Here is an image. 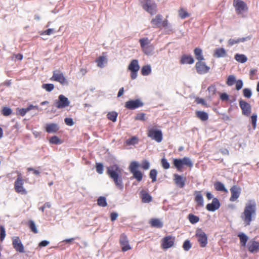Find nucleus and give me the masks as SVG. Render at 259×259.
<instances>
[{"label": "nucleus", "instance_id": "nucleus-1", "mask_svg": "<svg viewBox=\"0 0 259 259\" xmlns=\"http://www.w3.org/2000/svg\"><path fill=\"white\" fill-rule=\"evenodd\" d=\"M256 204L254 200H249L245 206L241 218L243 221L245 226L250 225L253 218L256 215Z\"/></svg>", "mask_w": 259, "mask_h": 259}, {"label": "nucleus", "instance_id": "nucleus-2", "mask_svg": "<svg viewBox=\"0 0 259 259\" xmlns=\"http://www.w3.org/2000/svg\"><path fill=\"white\" fill-rule=\"evenodd\" d=\"M107 174L112 179L115 185L122 188L121 179V169L117 164L111 165L107 168Z\"/></svg>", "mask_w": 259, "mask_h": 259}, {"label": "nucleus", "instance_id": "nucleus-3", "mask_svg": "<svg viewBox=\"0 0 259 259\" xmlns=\"http://www.w3.org/2000/svg\"><path fill=\"white\" fill-rule=\"evenodd\" d=\"M16 172L17 174V177L14 182V190L17 193L26 195L27 194V191L23 186L24 180L22 175L19 171H16Z\"/></svg>", "mask_w": 259, "mask_h": 259}, {"label": "nucleus", "instance_id": "nucleus-4", "mask_svg": "<svg viewBox=\"0 0 259 259\" xmlns=\"http://www.w3.org/2000/svg\"><path fill=\"white\" fill-rule=\"evenodd\" d=\"M143 9L151 15L155 14L157 12V5L152 0H140Z\"/></svg>", "mask_w": 259, "mask_h": 259}, {"label": "nucleus", "instance_id": "nucleus-5", "mask_svg": "<svg viewBox=\"0 0 259 259\" xmlns=\"http://www.w3.org/2000/svg\"><path fill=\"white\" fill-rule=\"evenodd\" d=\"M173 164L180 171L183 168L184 165L190 168H191L193 165V163L190 158L187 157H184L182 159H174Z\"/></svg>", "mask_w": 259, "mask_h": 259}, {"label": "nucleus", "instance_id": "nucleus-6", "mask_svg": "<svg viewBox=\"0 0 259 259\" xmlns=\"http://www.w3.org/2000/svg\"><path fill=\"white\" fill-rule=\"evenodd\" d=\"M176 237L171 235L165 236L160 240V247L163 250H167L175 246Z\"/></svg>", "mask_w": 259, "mask_h": 259}, {"label": "nucleus", "instance_id": "nucleus-7", "mask_svg": "<svg viewBox=\"0 0 259 259\" xmlns=\"http://www.w3.org/2000/svg\"><path fill=\"white\" fill-rule=\"evenodd\" d=\"M151 24L153 28L161 29L162 27L166 28L168 25V22L166 19L162 20V16L158 14L151 20Z\"/></svg>", "mask_w": 259, "mask_h": 259}, {"label": "nucleus", "instance_id": "nucleus-8", "mask_svg": "<svg viewBox=\"0 0 259 259\" xmlns=\"http://www.w3.org/2000/svg\"><path fill=\"white\" fill-rule=\"evenodd\" d=\"M139 166L138 162L134 161L131 162L128 169L133 175V178L136 179L138 182H141L143 179V174L142 172L138 170Z\"/></svg>", "mask_w": 259, "mask_h": 259}, {"label": "nucleus", "instance_id": "nucleus-9", "mask_svg": "<svg viewBox=\"0 0 259 259\" xmlns=\"http://www.w3.org/2000/svg\"><path fill=\"white\" fill-rule=\"evenodd\" d=\"M141 47L143 52L146 55H149L153 50L152 45H150V40L147 37L141 38L139 40Z\"/></svg>", "mask_w": 259, "mask_h": 259}, {"label": "nucleus", "instance_id": "nucleus-10", "mask_svg": "<svg viewBox=\"0 0 259 259\" xmlns=\"http://www.w3.org/2000/svg\"><path fill=\"white\" fill-rule=\"evenodd\" d=\"M147 136L158 143L161 142L163 139L162 132L154 128L149 129L147 132Z\"/></svg>", "mask_w": 259, "mask_h": 259}, {"label": "nucleus", "instance_id": "nucleus-11", "mask_svg": "<svg viewBox=\"0 0 259 259\" xmlns=\"http://www.w3.org/2000/svg\"><path fill=\"white\" fill-rule=\"evenodd\" d=\"M196 237L201 247H204L207 244V237L204 232L201 229L197 230Z\"/></svg>", "mask_w": 259, "mask_h": 259}, {"label": "nucleus", "instance_id": "nucleus-12", "mask_svg": "<svg viewBox=\"0 0 259 259\" xmlns=\"http://www.w3.org/2000/svg\"><path fill=\"white\" fill-rule=\"evenodd\" d=\"M140 69V66L137 60H133L128 66V69L131 71V77L132 79H135L137 77V72Z\"/></svg>", "mask_w": 259, "mask_h": 259}, {"label": "nucleus", "instance_id": "nucleus-13", "mask_svg": "<svg viewBox=\"0 0 259 259\" xmlns=\"http://www.w3.org/2000/svg\"><path fill=\"white\" fill-rule=\"evenodd\" d=\"M233 6L238 14H240L243 12H246L248 10L247 5L242 0H234Z\"/></svg>", "mask_w": 259, "mask_h": 259}, {"label": "nucleus", "instance_id": "nucleus-14", "mask_svg": "<svg viewBox=\"0 0 259 259\" xmlns=\"http://www.w3.org/2000/svg\"><path fill=\"white\" fill-rule=\"evenodd\" d=\"M55 106L58 109H62L68 106L70 101L68 99L63 95L59 96L58 100L55 101Z\"/></svg>", "mask_w": 259, "mask_h": 259}, {"label": "nucleus", "instance_id": "nucleus-15", "mask_svg": "<svg viewBox=\"0 0 259 259\" xmlns=\"http://www.w3.org/2000/svg\"><path fill=\"white\" fill-rule=\"evenodd\" d=\"M119 243L122 251L125 252L132 249L127 236L122 233L120 236Z\"/></svg>", "mask_w": 259, "mask_h": 259}, {"label": "nucleus", "instance_id": "nucleus-16", "mask_svg": "<svg viewBox=\"0 0 259 259\" xmlns=\"http://www.w3.org/2000/svg\"><path fill=\"white\" fill-rule=\"evenodd\" d=\"M143 105V103L140 99L131 100L125 103V107L130 110H134Z\"/></svg>", "mask_w": 259, "mask_h": 259}, {"label": "nucleus", "instance_id": "nucleus-17", "mask_svg": "<svg viewBox=\"0 0 259 259\" xmlns=\"http://www.w3.org/2000/svg\"><path fill=\"white\" fill-rule=\"evenodd\" d=\"M12 245L13 248L18 252H24V246L20 239L18 236H15L12 238Z\"/></svg>", "mask_w": 259, "mask_h": 259}, {"label": "nucleus", "instance_id": "nucleus-18", "mask_svg": "<svg viewBox=\"0 0 259 259\" xmlns=\"http://www.w3.org/2000/svg\"><path fill=\"white\" fill-rule=\"evenodd\" d=\"M195 68L197 72L199 74H205L207 73L210 69V67L207 66L202 61L196 62Z\"/></svg>", "mask_w": 259, "mask_h": 259}, {"label": "nucleus", "instance_id": "nucleus-19", "mask_svg": "<svg viewBox=\"0 0 259 259\" xmlns=\"http://www.w3.org/2000/svg\"><path fill=\"white\" fill-rule=\"evenodd\" d=\"M50 79L53 81H58L62 84L67 83V80L63 74L58 70L53 71V75Z\"/></svg>", "mask_w": 259, "mask_h": 259}, {"label": "nucleus", "instance_id": "nucleus-20", "mask_svg": "<svg viewBox=\"0 0 259 259\" xmlns=\"http://www.w3.org/2000/svg\"><path fill=\"white\" fill-rule=\"evenodd\" d=\"M239 104L240 108L242 110V114L246 116H248L251 113V106L250 105L243 100H240Z\"/></svg>", "mask_w": 259, "mask_h": 259}, {"label": "nucleus", "instance_id": "nucleus-21", "mask_svg": "<svg viewBox=\"0 0 259 259\" xmlns=\"http://www.w3.org/2000/svg\"><path fill=\"white\" fill-rule=\"evenodd\" d=\"M231 196L230 198V201H235L239 197L241 193V189L240 187L234 185L230 189Z\"/></svg>", "mask_w": 259, "mask_h": 259}, {"label": "nucleus", "instance_id": "nucleus-22", "mask_svg": "<svg viewBox=\"0 0 259 259\" xmlns=\"http://www.w3.org/2000/svg\"><path fill=\"white\" fill-rule=\"evenodd\" d=\"M220 203L217 198H213L212 202L206 205V208L208 211H214L220 207Z\"/></svg>", "mask_w": 259, "mask_h": 259}, {"label": "nucleus", "instance_id": "nucleus-23", "mask_svg": "<svg viewBox=\"0 0 259 259\" xmlns=\"http://www.w3.org/2000/svg\"><path fill=\"white\" fill-rule=\"evenodd\" d=\"M194 201L197 207H202L204 205V200L201 191H195L194 192Z\"/></svg>", "mask_w": 259, "mask_h": 259}, {"label": "nucleus", "instance_id": "nucleus-24", "mask_svg": "<svg viewBox=\"0 0 259 259\" xmlns=\"http://www.w3.org/2000/svg\"><path fill=\"white\" fill-rule=\"evenodd\" d=\"M174 177V180L176 185L181 188H183L185 185L186 178L178 174H175Z\"/></svg>", "mask_w": 259, "mask_h": 259}, {"label": "nucleus", "instance_id": "nucleus-25", "mask_svg": "<svg viewBox=\"0 0 259 259\" xmlns=\"http://www.w3.org/2000/svg\"><path fill=\"white\" fill-rule=\"evenodd\" d=\"M248 251L251 253L257 252L259 251V242L250 240L247 244Z\"/></svg>", "mask_w": 259, "mask_h": 259}, {"label": "nucleus", "instance_id": "nucleus-26", "mask_svg": "<svg viewBox=\"0 0 259 259\" xmlns=\"http://www.w3.org/2000/svg\"><path fill=\"white\" fill-rule=\"evenodd\" d=\"M140 197L143 203H149L152 200L151 196L144 190L141 191Z\"/></svg>", "mask_w": 259, "mask_h": 259}, {"label": "nucleus", "instance_id": "nucleus-27", "mask_svg": "<svg viewBox=\"0 0 259 259\" xmlns=\"http://www.w3.org/2000/svg\"><path fill=\"white\" fill-rule=\"evenodd\" d=\"M34 109L38 110V107L30 105L26 108L18 109L17 112L21 116H24L28 111Z\"/></svg>", "mask_w": 259, "mask_h": 259}, {"label": "nucleus", "instance_id": "nucleus-28", "mask_svg": "<svg viewBox=\"0 0 259 259\" xmlns=\"http://www.w3.org/2000/svg\"><path fill=\"white\" fill-rule=\"evenodd\" d=\"M194 60L191 55H183L180 60V63L192 64L194 63Z\"/></svg>", "mask_w": 259, "mask_h": 259}, {"label": "nucleus", "instance_id": "nucleus-29", "mask_svg": "<svg viewBox=\"0 0 259 259\" xmlns=\"http://www.w3.org/2000/svg\"><path fill=\"white\" fill-rule=\"evenodd\" d=\"M59 130V126L57 123H49L46 126V131L48 133H56Z\"/></svg>", "mask_w": 259, "mask_h": 259}, {"label": "nucleus", "instance_id": "nucleus-30", "mask_svg": "<svg viewBox=\"0 0 259 259\" xmlns=\"http://www.w3.org/2000/svg\"><path fill=\"white\" fill-rule=\"evenodd\" d=\"M149 223L152 227L161 228L163 227L162 222L158 219H152L150 220Z\"/></svg>", "mask_w": 259, "mask_h": 259}, {"label": "nucleus", "instance_id": "nucleus-31", "mask_svg": "<svg viewBox=\"0 0 259 259\" xmlns=\"http://www.w3.org/2000/svg\"><path fill=\"white\" fill-rule=\"evenodd\" d=\"M213 55L217 58L224 57L226 56V52L224 48H218L214 50Z\"/></svg>", "mask_w": 259, "mask_h": 259}, {"label": "nucleus", "instance_id": "nucleus-32", "mask_svg": "<svg viewBox=\"0 0 259 259\" xmlns=\"http://www.w3.org/2000/svg\"><path fill=\"white\" fill-rule=\"evenodd\" d=\"M195 113L197 117L202 121H206L208 119V114L204 111H196Z\"/></svg>", "mask_w": 259, "mask_h": 259}, {"label": "nucleus", "instance_id": "nucleus-33", "mask_svg": "<svg viewBox=\"0 0 259 259\" xmlns=\"http://www.w3.org/2000/svg\"><path fill=\"white\" fill-rule=\"evenodd\" d=\"M247 40L246 37L239 38L238 39H229L228 41V46L231 47L236 44H238L240 42H244Z\"/></svg>", "mask_w": 259, "mask_h": 259}, {"label": "nucleus", "instance_id": "nucleus-34", "mask_svg": "<svg viewBox=\"0 0 259 259\" xmlns=\"http://www.w3.org/2000/svg\"><path fill=\"white\" fill-rule=\"evenodd\" d=\"M194 52L196 59L199 61H203L204 59L202 55V51L201 49L196 48L194 49Z\"/></svg>", "mask_w": 259, "mask_h": 259}, {"label": "nucleus", "instance_id": "nucleus-35", "mask_svg": "<svg viewBox=\"0 0 259 259\" xmlns=\"http://www.w3.org/2000/svg\"><path fill=\"white\" fill-rule=\"evenodd\" d=\"M215 189L218 191L227 192L228 191L225 187L224 184L220 182H217L214 184Z\"/></svg>", "mask_w": 259, "mask_h": 259}, {"label": "nucleus", "instance_id": "nucleus-36", "mask_svg": "<svg viewBox=\"0 0 259 259\" xmlns=\"http://www.w3.org/2000/svg\"><path fill=\"white\" fill-rule=\"evenodd\" d=\"M235 59L238 62L244 63L247 60V57L243 54H236L234 57Z\"/></svg>", "mask_w": 259, "mask_h": 259}, {"label": "nucleus", "instance_id": "nucleus-37", "mask_svg": "<svg viewBox=\"0 0 259 259\" xmlns=\"http://www.w3.org/2000/svg\"><path fill=\"white\" fill-rule=\"evenodd\" d=\"M96 62L97 63L98 67L103 68L104 66V63L107 62V59L105 56H100L96 59Z\"/></svg>", "mask_w": 259, "mask_h": 259}, {"label": "nucleus", "instance_id": "nucleus-38", "mask_svg": "<svg viewBox=\"0 0 259 259\" xmlns=\"http://www.w3.org/2000/svg\"><path fill=\"white\" fill-rule=\"evenodd\" d=\"M139 142V139L138 137L136 136L132 137L131 138H130L126 140L125 144L126 145H134L136 144H138Z\"/></svg>", "mask_w": 259, "mask_h": 259}, {"label": "nucleus", "instance_id": "nucleus-39", "mask_svg": "<svg viewBox=\"0 0 259 259\" xmlns=\"http://www.w3.org/2000/svg\"><path fill=\"white\" fill-rule=\"evenodd\" d=\"M238 236L240 239V244L243 246H245L248 240L247 236L244 233L239 234Z\"/></svg>", "mask_w": 259, "mask_h": 259}, {"label": "nucleus", "instance_id": "nucleus-40", "mask_svg": "<svg viewBox=\"0 0 259 259\" xmlns=\"http://www.w3.org/2000/svg\"><path fill=\"white\" fill-rule=\"evenodd\" d=\"M188 219L190 222L192 224L197 223L200 220L198 216H196L192 213H190L188 215Z\"/></svg>", "mask_w": 259, "mask_h": 259}, {"label": "nucleus", "instance_id": "nucleus-41", "mask_svg": "<svg viewBox=\"0 0 259 259\" xmlns=\"http://www.w3.org/2000/svg\"><path fill=\"white\" fill-rule=\"evenodd\" d=\"M151 69L150 65H145L142 67L141 69V74L144 75H148L150 73Z\"/></svg>", "mask_w": 259, "mask_h": 259}, {"label": "nucleus", "instance_id": "nucleus-42", "mask_svg": "<svg viewBox=\"0 0 259 259\" xmlns=\"http://www.w3.org/2000/svg\"><path fill=\"white\" fill-rule=\"evenodd\" d=\"M178 12L179 17L181 19H185L190 16V14L183 8H181Z\"/></svg>", "mask_w": 259, "mask_h": 259}, {"label": "nucleus", "instance_id": "nucleus-43", "mask_svg": "<svg viewBox=\"0 0 259 259\" xmlns=\"http://www.w3.org/2000/svg\"><path fill=\"white\" fill-rule=\"evenodd\" d=\"M117 115L118 114L116 112L113 111L109 112L107 115V117L108 119L113 122H115L116 121Z\"/></svg>", "mask_w": 259, "mask_h": 259}, {"label": "nucleus", "instance_id": "nucleus-44", "mask_svg": "<svg viewBox=\"0 0 259 259\" xmlns=\"http://www.w3.org/2000/svg\"><path fill=\"white\" fill-rule=\"evenodd\" d=\"M97 204L101 207H105L107 205L106 198L103 196L100 197L97 200Z\"/></svg>", "mask_w": 259, "mask_h": 259}, {"label": "nucleus", "instance_id": "nucleus-45", "mask_svg": "<svg viewBox=\"0 0 259 259\" xmlns=\"http://www.w3.org/2000/svg\"><path fill=\"white\" fill-rule=\"evenodd\" d=\"M12 113V109L7 107H4L2 109V114L5 116L10 115Z\"/></svg>", "mask_w": 259, "mask_h": 259}, {"label": "nucleus", "instance_id": "nucleus-46", "mask_svg": "<svg viewBox=\"0 0 259 259\" xmlns=\"http://www.w3.org/2000/svg\"><path fill=\"white\" fill-rule=\"evenodd\" d=\"M235 77L233 75H229L227 79L226 83L229 86H231L236 82Z\"/></svg>", "mask_w": 259, "mask_h": 259}, {"label": "nucleus", "instance_id": "nucleus-47", "mask_svg": "<svg viewBox=\"0 0 259 259\" xmlns=\"http://www.w3.org/2000/svg\"><path fill=\"white\" fill-rule=\"evenodd\" d=\"M157 172L156 169H151L150 171L149 176L150 178L152 179V182H155L156 181Z\"/></svg>", "mask_w": 259, "mask_h": 259}, {"label": "nucleus", "instance_id": "nucleus-48", "mask_svg": "<svg viewBox=\"0 0 259 259\" xmlns=\"http://www.w3.org/2000/svg\"><path fill=\"white\" fill-rule=\"evenodd\" d=\"M50 143L54 144H60L62 143V142L58 137L54 136L50 138Z\"/></svg>", "mask_w": 259, "mask_h": 259}, {"label": "nucleus", "instance_id": "nucleus-49", "mask_svg": "<svg viewBox=\"0 0 259 259\" xmlns=\"http://www.w3.org/2000/svg\"><path fill=\"white\" fill-rule=\"evenodd\" d=\"M42 88L45 89L47 92H51L54 89V85L52 83L43 84Z\"/></svg>", "mask_w": 259, "mask_h": 259}, {"label": "nucleus", "instance_id": "nucleus-50", "mask_svg": "<svg viewBox=\"0 0 259 259\" xmlns=\"http://www.w3.org/2000/svg\"><path fill=\"white\" fill-rule=\"evenodd\" d=\"M210 96H212L215 95L216 93V87L214 85H211L208 87L207 89Z\"/></svg>", "mask_w": 259, "mask_h": 259}, {"label": "nucleus", "instance_id": "nucleus-51", "mask_svg": "<svg viewBox=\"0 0 259 259\" xmlns=\"http://www.w3.org/2000/svg\"><path fill=\"white\" fill-rule=\"evenodd\" d=\"M243 95L245 98H250L252 95V93L249 89L245 88L243 90Z\"/></svg>", "mask_w": 259, "mask_h": 259}, {"label": "nucleus", "instance_id": "nucleus-52", "mask_svg": "<svg viewBox=\"0 0 259 259\" xmlns=\"http://www.w3.org/2000/svg\"><path fill=\"white\" fill-rule=\"evenodd\" d=\"M96 171L99 174H102L103 172V165L101 163H96Z\"/></svg>", "mask_w": 259, "mask_h": 259}, {"label": "nucleus", "instance_id": "nucleus-53", "mask_svg": "<svg viewBox=\"0 0 259 259\" xmlns=\"http://www.w3.org/2000/svg\"><path fill=\"white\" fill-rule=\"evenodd\" d=\"M191 247L192 245L189 240H187L184 241L183 245V248L185 251H188Z\"/></svg>", "mask_w": 259, "mask_h": 259}, {"label": "nucleus", "instance_id": "nucleus-54", "mask_svg": "<svg viewBox=\"0 0 259 259\" xmlns=\"http://www.w3.org/2000/svg\"><path fill=\"white\" fill-rule=\"evenodd\" d=\"M6 231L4 227L0 226V240L3 242L6 237Z\"/></svg>", "mask_w": 259, "mask_h": 259}, {"label": "nucleus", "instance_id": "nucleus-55", "mask_svg": "<svg viewBox=\"0 0 259 259\" xmlns=\"http://www.w3.org/2000/svg\"><path fill=\"white\" fill-rule=\"evenodd\" d=\"M29 228L31 229V230L34 233H37V230L36 227L35 226V223H34V222L33 221H29Z\"/></svg>", "mask_w": 259, "mask_h": 259}, {"label": "nucleus", "instance_id": "nucleus-56", "mask_svg": "<svg viewBox=\"0 0 259 259\" xmlns=\"http://www.w3.org/2000/svg\"><path fill=\"white\" fill-rule=\"evenodd\" d=\"M161 163L164 169H167L169 168V163L168 162L167 160L165 158H163L161 159Z\"/></svg>", "mask_w": 259, "mask_h": 259}, {"label": "nucleus", "instance_id": "nucleus-57", "mask_svg": "<svg viewBox=\"0 0 259 259\" xmlns=\"http://www.w3.org/2000/svg\"><path fill=\"white\" fill-rule=\"evenodd\" d=\"M141 167L144 170L148 169L150 167L149 162L147 160H143L141 164Z\"/></svg>", "mask_w": 259, "mask_h": 259}, {"label": "nucleus", "instance_id": "nucleus-58", "mask_svg": "<svg viewBox=\"0 0 259 259\" xmlns=\"http://www.w3.org/2000/svg\"><path fill=\"white\" fill-rule=\"evenodd\" d=\"M251 120L253 128L255 129L256 126V121H257V115L253 114L251 116Z\"/></svg>", "mask_w": 259, "mask_h": 259}, {"label": "nucleus", "instance_id": "nucleus-59", "mask_svg": "<svg viewBox=\"0 0 259 259\" xmlns=\"http://www.w3.org/2000/svg\"><path fill=\"white\" fill-rule=\"evenodd\" d=\"M145 115L146 114L143 113H138L135 117V119L138 120L145 121L146 120Z\"/></svg>", "mask_w": 259, "mask_h": 259}, {"label": "nucleus", "instance_id": "nucleus-60", "mask_svg": "<svg viewBox=\"0 0 259 259\" xmlns=\"http://www.w3.org/2000/svg\"><path fill=\"white\" fill-rule=\"evenodd\" d=\"M54 29L49 28L45 30L40 33V35H50L54 32Z\"/></svg>", "mask_w": 259, "mask_h": 259}, {"label": "nucleus", "instance_id": "nucleus-61", "mask_svg": "<svg viewBox=\"0 0 259 259\" xmlns=\"http://www.w3.org/2000/svg\"><path fill=\"white\" fill-rule=\"evenodd\" d=\"M236 89L237 91L240 90L243 86V82L241 79L237 80L236 82Z\"/></svg>", "mask_w": 259, "mask_h": 259}, {"label": "nucleus", "instance_id": "nucleus-62", "mask_svg": "<svg viewBox=\"0 0 259 259\" xmlns=\"http://www.w3.org/2000/svg\"><path fill=\"white\" fill-rule=\"evenodd\" d=\"M64 121L66 124L69 126H72L74 124L73 119L71 118H65Z\"/></svg>", "mask_w": 259, "mask_h": 259}, {"label": "nucleus", "instance_id": "nucleus-63", "mask_svg": "<svg viewBox=\"0 0 259 259\" xmlns=\"http://www.w3.org/2000/svg\"><path fill=\"white\" fill-rule=\"evenodd\" d=\"M197 104H201L203 105L206 106V104L205 100L203 99L197 98L195 100Z\"/></svg>", "mask_w": 259, "mask_h": 259}, {"label": "nucleus", "instance_id": "nucleus-64", "mask_svg": "<svg viewBox=\"0 0 259 259\" xmlns=\"http://www.w3.org/2000/svg\"><path fill=\"white\" fill-rule=\"evenodd\" d=\"M118 217V214L116 212H113L110 214V219L111 221L113 222L115 221Z\"/></svg>", "mask_w": 259, "mask_h": 259}]
</instances>
